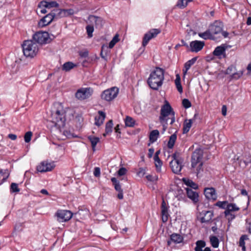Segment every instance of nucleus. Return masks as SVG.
<instances>
[{
  "instance_id": "2eb2a0df",
  "label": "nucleus",
  "mask_w": 251,
  "mask_h": 251,
  "mask_svg": "<svg viewBox=\"0 0 251 251\" xmlns=\"http://www.w3.org/2000/svg\"><path fill=\"white\" fill-rule=\"evenodd\" d=\"M208 29L211 35L214 36L215 35H217L222 31V24L219 22L215 21L209 25Z\"/></svg>"
},
{
  "instance_id": "2f4dec72",
  "label": "nucleus",
  "mask_w": 251,
  "mask_h": 251,
  "mask_svg": "<svg viewBox=\"0 0 251 251\" xmlns=\"http://www.w3.org/2000/svg\"><path fill=\"white\" fill-rule=\"evenodd\" d=\"M75 66H76V65L74 64L73 62H67L63 65L62 67V70L65 72H69Z\"/></svg>"
},
{
  "instance_id": "052dcab7",
  "label": "nucleus",
  "mask_w": 251,
  "mask_h": 251,
  "mask_svg": "<svg viewBox=\"0 0 251 251\" xmlns=\"http://www.w3.org/2000/svg\"><path fill=\"white\" fill-rule=\"evenodd\" d=\"M89 54V52L87 50H85L83 51H80L79 53V55L81 57L86 58L88 57Z\"/></svg>"
},
{
  "instance_id": "a19ab883",
  "label": "nucleus",
  "mask_w": 251,
  "mask_h": 251,
  "mask_svg": "<svg viewBox=\"0 0 251 251\" xmlns=\"http://www.w3.org/2000/svg\"><path fill=\"white\" fill-rule=\"evenodd\" d=\"M153 159L155 162V165L156 168V170L157 172H160L161 170V167L162 165V162L159 157H158V158L153 157Z\"/></svg>"
},
{
  "instance_id": "8fccbe9b",
  "label": "nucleus",
  "mask_w": 251,
  "mask_h": 251,
  "mask_svg": "<svg viewBox=\"0 0 251 251\" xmlns=\"http://www.w3.org/2000/svg\"><path fill=\"white\" fill-rule=\"evenodd\" d=\"M98 16H95V15H89L88 18V20L90 24L92 25L95 24V25H96V24L97 23L96 20L97 19Z\"/></svg>"
},
{
  "instance_id": "a878e982",
  "label": "nucleus",
  "mask_w": 251,
  "mask_h": 251,
  "mask_svg": "<svg viewBox=\"0 0 251 251\" xmlns=\"http://www.w3.org/2000/svg\"><path fill=\"white\" fill-rule=\"evenodd\" d=\"M170 239L176 244L181 243L183 240V237L179 234L173 233L170 236Z\"/></svg>"
},
{
  "instance_id": "412c9836",
  "label": "nucleus",
  "mask_w": 251,
  "mask_h": 251,
  "mask_svg": "<svg viewBox=\"0 0 251 251\" xmlns=\"http://www.w3.org/2000/svg\"><path fill=\"white\" fill-rule=\"evenodd\" d=\"M186 191L187 197L194 203H196L198 201L199 195L198 193L188 188L186 189Z\"/></svg>"
},
{
  "instance_id": "3c124183",
  "label": "nucleus",
  "mask_w": 251,
  "mask_h": 251,
  "mask_svg": "<svg viewBox=\"0 0 251 251\" xmlns=\"http://www.w3.org/2000/svg\"><path fill=\"white\" fill-rule=\"evenodd\" d=\"M32 133L31 131H28L25 133L24 136L25 141L26 143H28L30 141Z\"/></svg>"
},
{
  "instance_id": "6e6d98bb",
  "label": "nucleus",
  "mask_w": 251,
  "mask_h": 251,
  "mask_svg": "<svg viewBox=\"0 0 251 251\" xmlns=\"http://www.w3.org/2000/svg\"><path fill=\"white\" fill-rule=\"evenodd\" d=\"M127 172L126 169L125 168L122 167L118 171V174L119 176H122L126 174Z\"/></svg>"
},
{
  "instance_id": "c756f323",
  "label": "nucleus",
  "mask_w": 251,
  "mask_h": 251,
  "mask_svg": "<svg viewBox=\"0 0 251 251\" xmlns=\"http://www.w3.org/2000/svg\"><path fill=\"white\" fill-rule=\"evenodd\" d=\"M88 138L91 143L93 151H95L96 145L100 142V138L94 136H89Z\"/></svg>"
},
{
  "instance_id": "ea45409f",
  "label": "nucleus",
  "mask_w": 251,
  "mask_h": 251,
  "mask_svg": "<svg viewBox=\"0 0 251 251\" xmlns=\"http://www.w3.org/2000/svg\"><path fill=\"white\" fill-rule=\"evenodd\" d=\"M197 59V57H195L191 60L187 61L184 64V68L186 69V70H188L196 62Z\"/></svg>"
},
{
  "instance_id": "0eeeda50",
  "label": "nucleus",
  "mask_w": 251,
  "mask_h": 251,
  "mask_svg": "<svg viewBox=\"0 0 251 251\" xmlns=\"http://www.w3.org/2000/svg\"><path fill=\"white\" fill-rule=\"evenodd\" d=\"M52 39L49 35L48 32L46 31H39L36 32L32 35V41L34 43L42 45L50 43Z\"/></svg>"
},
{
  "instance_id": "7c9ffc66",
  "label": "nucleus",
  "mask_w": 251,
  "mask_h": 251,
  "mask_svg": "<svg viewBox=\"0 0 251 251\" xmlns=\"http://www.w3.org/2000/svg\"><path fill=\"white\" fill-rule=\"evenodd\" d=\"M60 11L62 12V14H61V15L59 16L60 19L73 14V10L72 9H61L57 8V13H59Z\"/></svg>"
},
{
  "instance_id": "4d7b16f0",
  "label": "nucleus",
  "mask_w": 251,
  "mask_h": 251,
  "mask_svg": "<svg viewBox=\"0 0 251 251\" xmlns=\"http://www.w3.org/2000/svg\"><path fill=\"white\" fill-rule=\"evenodd\" d=\"M163 126L162 133H163L168 128V121H163L160 122Z\"/></svg>"
},
{
  "instance_id": "4c0bfd02",
  "label": "nucleus",
  "mask_w": 251,
  "mask_h": 251,
  "mask_svg": "<svg viewBox=\"0 0 251 251\" xmlns=\"http://www.w3.org/2000/svg\"><path fill=\"white\" fill-rule=\"evenodd\" d=\"M135 124L134 120L129 116H126L125 119V125L126 126L133 127Z\"/></svg>"
},
{
  "instance_id": "f03ea898",
  "label": "nucleus",
  "mask_w": 251,
  "mask_h": 251,
  "mask_svg": "<svg viewBox=\"0 0 251 251\" xmlns=\"http://www.w3.org/2000/svg\"><path fill=\"white\" fill-rule=\"evenodd\" d=\"M203 151L201 149H197L191 156V168L192 173L196 174L197 177L203 171L202 162Z\"/></svg>"
},
{
  "instance_id": "bb28decb",
  "label": "nucleus",
  "mask_w": 251,
  "mask_h": 251,
  "mask_svg": "<svg viewBox=\"0 0 251 251\" xmlns=\"http://www.w3.org/2000/svg\"><path fill=\"white\" fill-rule=\"evenodd\" d=\"M198 35L199 36V37L204 40H213L214 39V36L211 35V34L210 33V32L208 28L204 32L199 33Z\"/></svg>"
},
{
  "instance_id": "c03bdc74",
  "label": "nucleus",
  "mask_w": 251,
  "mask_h": 251,
  "mask_svg": "<svg viewBox=\"0 0 251 251\" xmlns=\"http://www.w3.org/2000/svg\"><path fill=\"white\" fill-rule=\"evenodd\" d=\"M107 47L104 45H102L101 48L100 56L105 61H107V52L105 49H107Z\"/></svg>"
},
{
  "instance_id": "f257e3e1",
  "label": "nucleus",
  "mask_w": 251,
  "mask_h": 251,
  "mask_svg": "<svg viewBox=\"0 0 251 251\" xmlns=\"http://www.w3.org/2000/svg\"><path fill=\"white\" fill-rule=\"evenodd\" d=\"M164 79V70L159 67H156L150 75L147 83L151 88L154 90H158Z\"/></svg>"
},
{
  "instance_id": "4468645a",
  "label": "nucleus",
  "mask_w": 251,
  "mask_h": 251,
  "mask_svg": "<svg viewBox=\"0 0 251 251\" xmlns=\"http://www.w3.org/2000/svg\"><path fill=\"white\" fill-rule=\"evenodd\" d=\"M205 45V43L203 41L195 40L190 42V50L193 52H198L201 50Z\"/></svg>"
},
{
  "instance_id": "20e7f679",
  "label": "nucleus",
  "mask_w": 251,
  "mask_h": 251,
  "mask_svg": "<svg viewBox=\"0 0 251 251\" xmlns=\"http://www.w3.org/2000/svg\"><path fill=\"white\" fill-rule=\"evenodd\" d=\"M23 51L26 58H32L38 53L39 48L32 40L25 41L22 44Z\"/></svg>"
},
{
  "instance_id": "c9c22d12",
  "label": "nucleus",
  "mask_w": 251,
  "mask_h": 251,
  "mask_svg": "<svg viewBox=\"0 0 251 251\" xmlns=\"http://www.w3.org/2000/svg\"><path fill=\"white\" fill-rule=\"evenodd\" d=\"M180 77L178 74L176 75V78L175 79V84L177 88V91L181 93L183 92V88L180 82Z\"/></svg>"
},
{
  "instance_id": "9b49d317",
  "label": "nucleus",
  "mask_w": 251,
  "mask_h": 251,
  "mask_svg": "<svg viewBox=\"0 0 251 251\" xmlns=\"http://www.w3.org/2000/svg\"><path fill=\"white\" fill-rule=\"evenodd\" d=\"M93 93V90L90 87L81 88L75 93V97L79 100H84L89 98Z\"/></svg>"
},
{
  "instance_id": "603ef678",
  "label": "nucleus",
  "mask_w": 251,
  "mask_h": 251,
  "mask_svg": "<svg viewBox=\"0 0 251 251\" xmlns=\"http://www.w3.org/2000/svg\"><path fill=\"white\" fill-rule=\"evenodd\" d=\"M182 103L183 106L186 109L188 108L191 106V102L189 101L188 99H183L182 100Z\"/></svg>"
},
{
  "instance_id": "49530a36",
  "label": "nucleus",
  "mask_w": 251,
  "mask_h": 251,
  "mask_svg": "<svg viewBox=\"0 0 251 251\" xmlns=\"http://www.w3.org/2000/svg\"><path fill=\"white\" fill-rule=\"evenodd\" d=\"M97 23L95 25L96 28H101L104 23L103 19L100 17H98L96 20Z\"/></svg>"
},
{
  "instance_id": "69168bd1",
  "label": "nucleus",
  "mask_w": 251,
  "mask_h": 251,
  "mask_svg": "<svg viewBox=\"0 0 251 251\" xmlns=\"http://www.w3.org/2000/svg\"><path fill=\"white\" fill-rule=\"evenodd\" d=\"M39 9H40V12L42 14H45L47 13V9H48L47 7H38Z\"/></svg>"
},
{
  "instance_id": "473e14b6",
  "label": "nucleus",
  "mask_w": 251,
  "mask_h": 251,
  "mask_svg": "<svg viewBox=\"0 0 251 251\" xmlns=\"http://www.w3.org/2000/svg\"><path fill=\"white\" fill-rule=\"evenodd\" d=\"M113 125V121L112 120H109L106 123L105 125V132L103 134L104 136H106V135L109 134L112 132Z\"/></svg>"
},
{
  "instance_id": "5701e85b",
  "label": "nucleus",
  "mask_w": 251,
  "mask_h": 251,
  "mask_svg": "<svg viewBox=\"0 0 251 251\" xmlns=\"http://www.w3.org/2000/svg\"><path fill=\"white\" fill-rule=\"evenodd\" d=\"M204 216L201 218V223H207L209 222L213 217V213L211 211H206L204 213Z\"/></svg>"
},
{
  "instance_id": "dca6fc26",
  "label": "nucleus",
  "mask_w": 251,
  "mask_h": 251,
  "mask_svg": "<svg viewBox=\"0 0 251 251\" xmlns=\"http://www.w3.org/2000/svg\"><path fill=\"white\" fill-rule=\"evenodd\" d=\"M54 167L55 166L53 163L43 161L37 167V170L39 172L44 173L51 171Z\"/></svg>"
},
{
  "instance_id": "09e8293b",
  "label": "nucleus",
  "mask_w": 251,
  "mask_h": 251,
  "mask_svg": "<svg viewBox=\"0 0 251 251\" xmlns=\"http://www.w3.org/2000/svg\"><path fill=\"white\" fill-rule=\"evenodd\" d=\"M20 189L18 188V184L15 183H12L10 185V192L12 193L19 192Z\"/></svg>"
},
{
  "instance_id": "72a5a7b5",
  "label": "nucleus",
  "mask_w": 251,
  "mask_h": 251,
  "mask_svg": "<svg viewBox=\"0 0 251 251\" xmlns=\"http://www.w3.org/2000/svg\"><path fill=\"white\" fill-rule=\"evenodd\" d=\"M176 138L177 136L176 133H174L171 135L167 144V147L169 149H172L174 147Z\"/></svg>"
},
{
  "instance_id": "f8f14e48",
  "label": "nucleus",
  "mask_w": 251,
  "mask_h": 251,
  "mask_svg": "<svg viewBox=\"0 0 251 251\" xmlns=\"http://www.w3.org/2000/svg\"><path fill=\"white\" fill-rule=\"evenodd\" d=\"M161 32V30L158 28H152L150 29L148 32H147L144 36L142 45L145 47L150 40L154 38L157 36V35Z\"/></svg>"
},
{
  "instance_id": "39448f33",
  "label": "nucleus",
  "mask_w": 251,
  "mask_h": 251,
  "mask_svg": "<svg viewBox=\"0 0 251 251\" xmlns=\"http://www.w3.org/2000/svg\"><path fill=\"white\" fill-rule=\"evenodd\" d=\"M173 160L170 162V166L172 172L176 174H179L183 165H182L184 159L182 157L181 153L176 151L172 155Z\"/></svg>"
},
{
  "instance_id": "774afa93",
  "label": "nucleus",
  "mask_w": 251,
  "mask_h": 251,
  "mask_svg": "<svg viewBox=\"0 0 251 251\" xmlns=\"http://www.w3.org/2000/svg\"><path fill=\"white\" fill-rule=\"evenodd\" d=\"M222 114L226 116V105H223L222 108Z\"/></svg>"
},
{
  "instance_id": "cd10ccee",
  "label": "nucleus",
  "mask_w": 251,
  "mask_h": 251,
  "mask_svg": "<svg viewBox=\"0 0 251 251\" xmlns=\"http://www.w3.org/2000/svg\"><path fill=\"white\" fill-rule=\"evenodd\" d=\"M159 135V131L157 129L153 130L151 131L150 134V141L151 143L155 142Z\"/></svg>"
},
{
  "instance_id": "37998d69",
  "label": "nucleus",
  "mask_w": 251,
  "mask_h": 251,
  "mask_svg": "<svg viewBox=\"0 0 251 251\" xmlns=\"http://www.w3.org/2000/svg\"><path fill=\"white\" fill-rule=\"evenodd\" d=\"M228 202L227 201H218L215 204V205L218 206L221 208L225 209L226 210V206L228 205Z\"/></svg>"
},
{
  "instance_id": "b1692460",
  "label": "nucleus",
  "mask_w": 251,
  "mask_h": 251,
  "mask_svg": "<svg viewBox=\"0 0 251 251\" xmlns=\"http://www.w3.org/2000/svg\"><path fill=\"white\" fill-rule=\"evenodd\" d=\"M193 124V120L186 119L183 123V133L185 134L187 133L190 130V128L192 126Z\"/></svg>"
},
{
  "instance_id": "6e6552de",
  "label": "nucleus",
  "mask_w": 251,
  "mask_h": 251,
  "mask_svg": "<svg viewBox=\"0 0 251 251\" xmlns=\"http://www.w3.org/2000/svg\"><path fill=\"white\" fill-rule=\"evenodd\" d=\"M174 114H175V111L171 106L170 104L168 102H167L166 103L163 105L161 107L160 110V115L159 118V121H168L169 118H167V117L169 115H174Z\"/></svg>"
},
{
  "instance_id": "f3484780",
  "label": "nucleus",
  "mask_w": 251,
  "mask_h": 251,
  "mask_svg": "<svg viewBox=\"0 0 251 251\" xmlns=\"http://www.w3.org/2000/svg\"><path fill=\"white\" fill-rule=\"evenodd\" d=\"M38 7H47L48 9L57 8L59 7V4L55 1L51 0H43L40 1Z\"/></svg>"
},
{
  "instance_id": "680f3d73",
  "label": "nucleus",
  "mask_w": 251,
  "mask_h": 251,
  "mask_svg": "<svg viewBox=\"0 0 251 251\" xmlns=\"http://www.w3.org/2000/svg\"><path fill=\"white\" fill-rule=\"evenodd\" d=\"M235 69V67L234 66H233V65H231L229 67H228L227 68V69L226 70V74H230Z\"/></svg>"
},
{
  "instance_id": "4be33fe9",
  "label": "nucleus",
  "mask_w": 251,
  "mask_h": 251,
  "mask_svg": "<svg viewBox=\"0 0 251 251\" xmlns=\"http://www.w3.org/2000/svg\"><path fill=\"white\" fill-rule=\"evenodd\" d=\"M98 113L99 116H96L95 118V124L96 126H99L103 124L106 115L105 113L102 111H99Z\"/></svg>"
},
{
  "instance_id": "79ce46f5",
  "label": "nucleus",
  "mask_w": 251,
  "mask_h": 251,
  "mask_svg": "<svg viewBox=\"0 0 251 251\" xmlns=\"http://www.w3.org/2000/svg\"><path fill=\"white\" fill-rule=\"evenodd\" d=\"M86 32L89 38H91L93 36V32H94V28L93 25H87L86 27Z\"/></svg>"
},
{
  "instance_id": "1a4fd4ad",
  "label": "nucleus",
  "mask_w": 251,
  "mask_h": 251,
  "mask_svg": "<svg viewBox=\"0 0 251 251\" xmlns=\"http://www.w3.org/2000/svg\"><path fill=\"white\" fill-rule=\"evenodd\" d=\"M230 46L227 45L226 44H223L215 48L213 51V55L216 56L218 59H221L223 58H226L227 55L226 53V50L230 48Z\"/></svg>"
},
{
  "instance_id": "7ed1b4c3",
  "label": "nucleus",
  "mask_w": 251,
  "mask_h": 251,
  "mask_svg": "<svg viewBox=\"0 0 251 251\" xmlns=\"http://www.w3.org/2000/svg\"><path fill=\"white\" fill-rule=\"evenodd\" d=\"M52 122L59 126H63L66 121L65 111L62 104L60 102H55L51 110Z\"/></svg>"
},
{
  "instance_id": "0e129e2a",
  "label": "nucleus",
  "mask_w": 251,
  "mask_h": 251,
  "mask_svg": "<svg viewBox=\"0 0 251 251\" xmlns=\"http://www.w3.org/2000/svg\"><path fill=\"white\" fill-rule=\"evenodd\" d=\"M154 149L153 148H150L149 150V153H148V157L149 158H151L152 156V155L154 153Z\"/></svg>"
},
{
  "instance_id": "c85d7f7f",
  "label": "nucleus",
  "mask_w": 251,
  "mask_h": 251,
  "mask_svg": "<svg viewBox=\"0 0 251 251\" xmlns=\"http://www.w3.org/2000/svg\"><path fill=\"white\" fill-rule=\"evenodd\" d=\"M249 238L247 235L244 234L242 235L239 241V246L242 248V251H246V246H245V240H249Z\"/></svg>"
},
{
  "instance_id": "6ab92c4d",
  "label": "nucleus",
  "mask_w": 251,
  "mask_h": 251,
  "mask_svg": "<svg viewBox=\"0 0 251 251\" xmlns=\"http://www.w3.org/2000/svg\"><path fill=\"white\" fill-rule=\"evenodd\" d=\"M204 193L205 197L208 200L215 201L217 199V196L216 193V190L213 187L205 188L204 189Z\"/></svg>"
},
{
  "instance_id": "ddd939ff",
  "label": "nucleus",
  "mask_w": 251,
  "mask_h": 251,
  "mask_svg": "<svg viewBox=\"0 0 251 251\" xmlns=\"http://www.w3.org/2000/svg\"><path fill=\"white\" fill-rule=\"evenodd\" d=\"M56 215L59 222H64L70 220L73 216V213L69 210H58Z\"/></svg>"
},
{
  "instance_id": "f704fd0d",
  "label": "nucleus",
  "mask_w": 251,
  "mask_h": 251,
  "mask_svg": "<svg viewBox=\"0 0 251 251\" xmlns=\"http://www.w3.org/2000/svg\"><path fill=\"white\" fill-rule=\"evenodd\" d=\"M195 251H202V248L206 246V243L203 240H198L196 243Z\"/></svg>"
},
{
  "instance_id": "bf43d9fd",
  "label": "nucleus",
  "mask_w": 251,
  "mask_h": 251,
  "mask_svg": "<svg viewBox=\"0 0 251 251\" xmlns=\"http://www.w3.org/2000/svg\"><path fill=\"white\" fill-rule=\"evenodd\" d=\"M225 216L229 221H232L235 218V215L232 214L231 212H229V213L227 215H225Z\"/></svg>"
},
{
  "instance_id": "aec40b11",
  "label": "nucleus",
  "mask_w": 251,
  "mask_h": 251,
  "mask_svg": "<svg viewBox=\"0 0 251 251\" xmlns=\"http://www.w3.org/2000/svg\"><path fill=\"white\" fill-rule=\"evenodd\" d=\"M161 215L163 222H166L168 220L169 214L168 213V207L166 206V203L164 200H163L161 203Z\"/></svg>"
},
{
  "instance_id": "a18cd8bd",
  "label": "nucleus",
  "mask_w": 251,
  "mask_h": 251,
  "mask_svg": "<svg viewBox=\"0 0 251 251\" xmlns=\"http://www.w3.org/2000/svg\"><path fill=\"white\" fill-rule=\"evenodd\" d=\"M119 41L118 35L116 34L114 36L112 40L109 43V48L112 49L115 45Z\"/></svg>"
},
{
  "instance_id": "338daca9",
  "label": "nucleus",
  "mask_w": 251,
  "mask_h": 251,
  "mask_svg": "<svg viewBox=\"0 0 251 251\" xmlns=\"http://www.w3.org/2000/svg\"><path fill=\"white\" fill-rule=\"evenodd\" d=\"M8 137L12 140H15L17 139V135L14 134H9Z\"/></svg>"
},
{
  "instance_id": "423d86ee",
  "label": "nucleus",
  "mask_w": 251,
  "mask_h": 251,
  "mask_svg": "<svg viewBox=\"0 0 251 251\" xmlns=\"http://www.w3.org/2000/svg\"><path fill=\"white\" fill-rule=\"evenodd\" d=\"M62 14L60 11L57 13V8L53 9L50 12L43 17L38 22V26L41 27L46 26L50 24L52 21H57L59 18V16Z\"/></svg>"
},
{
  "instance_id": "9d476101",
  "label": "nucleus",
  "mask_w": 251,
  "mask_h": 251,
  "mask_svg": "<svg viewBox=\"0 0 251 251\" xmlns=\"http://www.w3.org/2000/svg\"><path fill=\"white\" fill-rule=\"evenodd\" d=\"M119 89L117 87H112L103 91L101 94L102 99L106 101H110L115 98L118 94Z\"/></svg>"
},
{
  "instance_id": "e2e57ef3",
  "label": "nucleus",
  "mask_w": 251,
  "mask_h": 251,
  "mask_svg": "<svg viewBox=\"0 0 251 251\" xmlns=\"http://www.w3.org/2000/svg\"><path fill=\"white\" fill-rule=\"evenodd\" d=\"M146 173V170L145 169L143 168H140L139 169V172H138V175L139 176H143Z\"/></svg>"
},
{
  "instance_id": "13d9d810",
  "label": "nucleus",
  "mask_w": 251,
  "mask_h": 251,
  "mask_svg": "<svg viewBox=\"0 0 251 251\" xmlns=\"http://www.w3.org/2000/svg\"><path fill=\"white\" fill-rule=\"evenodd\" d=\"M100 175V169L99 167H95L94 171V175L96 177H99Z\"/></svg>"
},
{
  "instance_id": "e433bc0d",
  "label": "nucleus",
  "mask_w": 251,
  "mask_h": 251,
  "mask_svg": "<svg viewBox=\"0 0 251 251\" xmlns=\"http://www.w3.org/2000/svg\"><path fill=\"white\" fill-rule=\"evenodd\" d=\"M210 242L211 246L215 248L219 247V241L218 238L215 236H210Z\"/></svg>"
},
{
  "instance_id": "58836bf2",
  "label": "nucleus",
  "mask_w": 251,
  "mask_h": 251,
  "mask_svg": "<svg viewBox=\"0 0 251 251\" xmlns=\"http://www.w3.org/2000/svg\"><path fill=\"white\" fill-rule=\"evenodd\" d=\"M192 1V0H178L176 6L180 8H184L187 5L189 2Z\"/></svg>"
},
{
  "instance_id": "393cba45",
  "label": "nucleus",
  "mask_w": 251,
  "mask_h": 251,
  "mask_svg": "<svg viewBox=\"0 0 251 251\" xmlns=\"http://www.w3.org/2000/svg\"><path fill=\"white\" fill-rule=\"evenodd\" d=\"M240 208L237 207L235 203H228L226 206V209L224 212L225 215H227L229 212L237 211H239Z\"/></svg>"
},
{
  "instance_id": "a211bd4d",
  "label": "nucleus",
  "mask_w": 251,
  "mask_h": 251,
  "mask_svg": "<svg viewBox=\"0 0 251 251\" xmlns=\"http://www.w3.org/2000/svg\"><path fill=\"white\" fill-rule=\"evenodd\" d=\"M111 180L114 186L115 189L118 192L117 195L118 198L120 200L123 199L124 197L123 190L121 188L119 181L115 177H112Z\"/></svg>"
},
{
  "instance_id": "864d4df0",
  "label": "nucleus",
  "mask_w": 251,
  "mask_h": 251,
  "mask_svg": "<svg viewBox=\"0 0 251 251\" xmlns=\"http://www.w3.org/2000/svg\"><path fill=\"white\" fill-rule=\"evenodd\" d=\"M243 75V72L242 71H239L237 73H234L232 74L231 75V77L233 79H237L239 78Z\"/></svg>"
},
{
  "instance_id": "de8ad7c7",
  "label": "nucleus",
  "mask_w": 251,
  "mask_h": 251,
  "mask_svg": "<svg viewBox=\"0 0 251 251\" xmlns=\"http://www.w3.org/2000/svg\"><path fill=\"white\" fill-rule=\"evenodd\" d=\"M184 181L185 182V184L188 186H190L191 188L196 189L198 188V185L195 182H194L192 180L188 179L187 181L185 180V179H183Z\"/></svg>"
},
{
  "instance_id": "5fc2aeb1",
  "label": "nucleus",
  "mask_w": 251,
  "mask_h": 251,
  "mask_svg": "<svg viewBox=\"0 0 251 251\" xmlns=\"http://www.w3.org/2000/svg\"><path fill=\"white\" fill-rule=\"evenodd\" d=\"M146 178L149 181L152 182L157 181L158 179V177L156 176L148 175L146 176Z\"/></svg>"
}]
</instances>
